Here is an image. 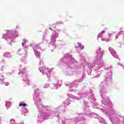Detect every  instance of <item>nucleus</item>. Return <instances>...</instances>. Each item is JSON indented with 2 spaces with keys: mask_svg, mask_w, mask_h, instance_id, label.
I'll return each instance as SVG.
<instances>
[{
  "mask_svg": "<svg viewBox=\"0 0 124 124\" xmlns=\"http://www.w3.org/2000/svg\"><path fill=\"white\" fill-rule=\"evenodd\" d=\"M75 47L76 48H80L81 50H83L84 48H85V46H84L83 45L80 44V43H78L77 44H76V45H75Z\"/></svg>",
  "mask_w": 124,
  "mask_h": 124,
  "instance_id": "1",
  "label": "nucleus"
},
{
  "mask_svg": "<svg viewBox=\"0 0 124 124\" xmlns=\"http://www.w3.org/2000/svg\"><path fill=\"white\" fill-rule=\"evenodd\" d=\"M35 55H36V57H38V58H39V59H40L41 55H40V52L36 51L35 52Z\"/></svg>",
  "mask_w": 124,
  "mask_h": 124,
  "instance_id": "2",
  "label": "nucleus"
},
{
  "mask_svg": "<svg viewBox=\"0 0 124 124\" xmlns=\"http://www.w3.org/2000/svg\"><path fill=\"white\" fill-rule=\"evenodd\" d=\"M19 106L20 107L21 106H23V107H26V106H27V104L26 103L19 104Z\"/></svg>",
  "mask_w": 124,
  "mask_h": 124,
  "instance_id": "3",
  "label": "nucleus"
},
{
  "mask_svg": "<svg viewBox=\"0 0 124 124\" xmlns=\"http://www.w3.org/2000/svg\"><path fill=\"white\" fill-rule=\"evenodd\" d=\"M45 70H46V69H43L42 70H40V72H42V73H45Z\"/></svg>",
  "mask_w": 124,
  "mask_h": 124,
  "instance_id": "4",
  "label": "nucleus"
},
{
  "mask_svg": "<svg viewBox=\"0 0 124 124\" xmlns=\"http://www.w3.org/2000/svg\"><path fill=\"white\" fill-rule=\"evenodd\" d=\"M102 33H105V30H103L102 31V32H101V34H102Z\"/></svg>",
  "mask_w": 124,
  "mask_h": 124,
  "instance_id": "5",
  "label": "nucleus"
},
{
  "mask_svg": "<svg viewBox=\"0 0 124 124\" xmlns=\"http://www.w3.org/2000/svg\"><path fill=\"white\" fill-rule=\"evenodd\" d=\"M22 46H24V45H25V43H22Z\"/></svg>",
  "mask_w": 124,
  "mask_h": 124,
  "instance_id": "6",
  "label": "nucleus"
},
{
  "mask_svg": "<svg viewBox=\"0 0 124 124\" xmlns=\"http://www.w3.org/2000/svg\"><path fill=\"white\" fill-rule=\"evenodd\" d=\"M113 34H109V35H112Z\"/></svg>",
  "mask_w": 124,
  "mask_h": 124,
  "instance_id": "7",
  "label": "nucleus"
}]
</instances>
